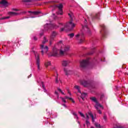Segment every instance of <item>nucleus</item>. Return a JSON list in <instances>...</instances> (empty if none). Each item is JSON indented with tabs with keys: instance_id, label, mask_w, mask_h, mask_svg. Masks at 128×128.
<instances>
[{
	"instance_id": "aec40b11",
	"label": "nucleus",
	"mask_w": 128,
	"mask_h": 128,
	"mask_svg": "<svg viewBox=\"0 0 128 128\" xmlns=\"http://www.w3.org/2000/svg\"><path fill=\"white\" fill-rule=\"evenodd\" d=\"M88 114L90 116V118H92V122H94V118H96V116H94V114H92V112H88Z\"/></svg>"
},
{
	"instance_id": "f704fd0d",
	"label": "nucleus",
	"mask_w": 128,
	"mask_h": 128,
	"mask_svg": "<svg viewBox=\"0 0 128 128\" xmlns=\"http://www.w3.org/2000/svg\"><path fill=\"white\" fill-rule=\"evenodd\" d=\"M104 98V94H101V96H100V100H102V98Z\"/></svg>"
},
{
	"instance_id": "412c9836",
	"label": "nucleus",
	"mask_w": 128,
	"mask_h": 128,
	"mask_svg": "<svg viewBox=\"0 0 128 128\" xmlns=\"http://www.w3.org/2000/svg\"><path fill=\"white\" fill-rule=\"evenodd\" d=\"M64 72L66 74V76H68V74H70L71 72L70 70H68V68H64Z\"/></svg>"
},
{
	"instance_id": "8fccbe9b",
	"label": "nucleus",
	"mask_w": 128,
	"mask_h": 128,
	"mask_svg": "<svg viewBox=\"0 0 128 128\" xmlns=\"http://www.w3.org/2000/svg\"><path fill=\"white\" fill-rule=\"evenodd\" d=\"M102 36H104V34H102Z\"/></svg>"
},
{
	"instance_id": "473e14b6",
	"label": "nucleus",
	"mask_w": 128,
	"mask_h": 128,
	"mask_svg": "<svg viewBox=\"0 0 128 128\" xmlns=\"http://www.w3.org/2000/svg\"><path fill=\"white\" fill-rule=\"evenodd\" d=\"M54 94L57 95V98H60V97H58V91H55Z\"/></svg>"
},
{
	"instance_id": "e433bc0d",
	"label": "nucleus",
	"mask_w": 128,
	"mask_h": 128,
	"mask_svg": "<svg viewBox=\"0 0 128 128\" xmlns=\"http://www.w3.org/2000/svg\"><path fill=\"white\" fill-rule=\"evenodd\" d=\"M104 120H106V116L104 115Z\"/></svg>"
},
{
	"instance_id": "de8ad7c7",
	"label": "nucleus",
	"mask_w": 128,
	"mask_h": 128,
	"mask_svg": "<svg viewBox=\"0 0 128 128\" xmlns=\"http://www.w3.org/2000/svg\"><path fill=\"white\" fill-rule=\"evenodd\" d=\"M30 76H32V74L30 75L28 78H30Z\"/></svg>"
},
{
	"instance_id": "37998d69",
	"label": "nucleus",
	"mask_w": 128,
	"mask_h": 128,
	"mask_svg": "<svg viewBox=\"0 0 128 128\" xmlns=\"http://www.w3.org/2000/svg\"><path fill=\"white\" fill-rule=\"evenodd\" d=\"M68 94H70V96L72 94H70V90H68Z\"/></svg>"
},
{
	"instance_id": "4c0bfd02",
	"label": "nucleus",
	"mask_w": 128,
	"mask_h": 128,
	"mask_svg": "<svg viewBox=\"0 0 128 128\" xmlns=\"http://www.w3.org/2000/svg\"><path fill=\"white\" fill-rule=\"evenodd\" d=\"M48 96H50V98H52V94L50 93H48Z\"/></svg>"
},
{
	"instance_id": "c85d7f7f",
	"label": "nucleus",
	"mask_w": 128,
	"mask_h": 128,
	"mask_svg": "<svg viewBox=\"0 0 128 128\" xmlns=\"http://www.w3.org/2000/svg\"><path fill=\"white\" fill-rule=\"evenodd\" d=\"M100 18V13L96 14L94 18Z\"/></svg>"
},
{
	"instance_id": "423d86ee",
	"label": "nucleus",
	"mask_w": 128,
	"mask_h": 128,
	"mask_svg": "<svg viewBox=\"0 0 128 128\" xmlns=\"http://www.w3.org/2000/svg\"><path fill=\"white\" fill-rule=\"evenodd\" d=\"M90 58H88L86 60H82L80 62V66L82 68H86V66H88V64H90Z\"/></svg>"
},
{
	"instance_id": "f8f14e48",
	"label": "nucleus",
	"mask_w": 128,
	"mask_h": 128,
	"mask_svg": "<svg viewBox=\"0 0 128 128\" xmlns=\"http://www.w3.org/2000/svg\"><path fill=\"white\" fill-rule=\"evenodd\" d=\"M57 8H58V12H56L57 14H62V8L64 6L62 5V4H60L58 5Z\"/></svg>"
},
{
	"instance_id": "6e6552de",
	"label": "nucleus",
	"mask_w": 128,
	"mask_h": 128,
	"mask_svg": "<svg viewBox=\"0 0 128 128\" xmlns=\"http://www.w3.org/2000/svg\"><path fill=\"white\" fill-rule=\"evenodd\" d=\"M76 40H79L80 44H82L84 42V33L78 34L76 36Z\"/></svg>"
},
{
	"instance_id": "7c9ffc66",
	"label": "nucleus",
	"mask_w": 128,
	"mask_h": 128,
	"mask_svg": "<svg viewBox=\"0 0 128 128\" xmlns=\"http://www.w3.org/2000/svg\"><path fill=\"white\" fill-rule=\"evenodd\" d=\"M68 36H70V38H74V33H72L68 34Z\"/></svg>"
},
{
	"instance_id": "864d4df0",
	"label": "nucleus",
	"mask_w": 128,
	"mask_h": 128,
	"mask_svg": "<svg viewBox=\"0 0 128 128\" xmlns=\"http://www.w3.org/2000/svg\"><path fill=\"white\" fill-rule=\"evenodd\" d=\"M84 126H86V124H84Z\"/></svg>"
},
{
	"instance_id": "7ed1b4c3",
	"label": "nucleus",
	"mask_w": 128,
	"mask_h": 128,
	"mask_svg": "<svg viewBox=\"0 0 128 128\" xmlns=\"http://www.w3.org/2000/svg\"><path fill=\"white\" fill-rule=\"evenodd\" d=\"M48 42V40H46V37H44L42 44L40 45V50H41L42 56H44V54H47L48 52V47L44 44L45 42Z\"/></svg>"
},
{
	"instance_id": "a18cd8bd",
	"label": "nucleus",
	"mask_w": 128,
	"mask_h": 128,
	"mask_svg": "<svg viewBox=\"0 0 128 128\" xmlns=\"http://www.w3.org/2000/svg\"><path fill=\"white\" fill-rule=\"evenodd\" d=\"M78 123L79 124H80V121H77Z\"/></svg>"
},
{
	"instance_id": "6ab92c4d",
	"label": "nucleus",
	"mask_w": 128,
	"mask_h": 128,
	"mask_svg": "<svg viewBox=\"0 0 128 128\" xmlns=\"http://www.w3.org/2000/svg\"><path fill=\"white\" fill-rule=\"evenodd\" d=\"M44 66L46 68H48V66H52V62L50 61L46 60L45 62Z\"/></svg>"
},
{
	"instance_id": "f03ea898",
	"label": "nucleus",
	"mask_w": 128,
	"mask_h": 128,
	"mask_svg": "<svg viewBox=\"0 0 128 128\" xmlns=\"http://www.w3.org/2000/svg\"><path fill=\"white\" fill-rule=\"evenodd\" d=\"M68 16L70 18V20L67 22L65 25L62 24V23H59L60 26H64V28H68V30H72L74 26H76V24L72 22V20H74V14L72 13L68 14Z\"/></svg>"
},
{
	"instance_id": "cd10ccee",
	"label": "nucleus",
	"mask_w": 128,
	"mask_h": 128,
	"mask_svg": "<svg viewBox=\"0 0 128 128\" xmlns=\"http://www.w3.org/2000/svg\"><path fill=\"white\" fill-rule=\"evenodd\" d=\"M94 126H96V128H100V125L98 123H95Z\"/></svg>"
},
{
	"instance_id": "79ce46f5",
	"label": "nucleus",
	"mask_w": 128,
	"mask_h": 128,
	"mask_svg": "<svg viewBox=\"0 0 128 128\" xmlns=\"http://www.w3.org/2000/svg\"><path fill=\"white\" fill-rule=\"evenodd\" d=\"M94 54V51L92 52L89 53L88 54Z\"/></svg>"
},
{
	"instance_id": "0eeeda50",
	"label": "nucleus",
	"mask_w": 128,
	"mask_h": 128,
	"mask_svg": "<svg viewBox=\"0 0 128 128\" xmlns=\"http://www.w3.org/2000/svg\"><path fill=\"white\" fill-rule=\"evenodd\" d=\"M12 10H14V12H8V16H18L22 14V12L20 10H18L16 8H12Z\"/></svg>"
},
{
	"instance_id": "bb28decb",
	"label": "nucleus",
	"mask_w": 128,
	"mask_h": 128,
	"mask_svg": "<svg viewBox=\"0 0 128 128\" xmlns=\"http://www.w3.org/2000/svg\"><path fill=\"white\" fill-rule=\"evenodd\" d=\"M78 114H80V116H82V118H86V116H84V114H82V112H78Z\"/></svg>"
},
{
	"instance_id": "c756f323",
	"label": "nucleus",
	"mask_w": 128,
	"mask_h": 128,
	"mask_svg": "<svg viewBox=\"0 0 128 128\" xmlns=\"http://www.w3.org/2000/svg\"><path fill=\"white\" fill-rule=\"evenodd\" d=\"M60 98L62 100L63 102H64V103L66 102V99L62 97H60Z\"/></svg>"
},
{
	"instance_id": "20e7f679",
	"label": "nucleus",
	"mask_w": 128,
	"mask_h": 128,
	"mask_svg": "<svg viewBox=\"0 0 128 128\" xmlns=\"http://www.w3.org/2000/svg\"><path fill=\"white\" fill-rule=\"evenodd\" d=\"M90 100H91L92 102H94L96 103L95 108L98 114H101L102 111H100V108L104 110V106H102L100 105V103L98 102V100H96V97H90Z\"/></svg>"
},
{
	"instance_id": "5701e85b",
	"label": "nucleus",
	"mask_w": 128,
	"mask_h": 128,
	"mask_svg": "<svg viewBox=\"0 0 128 128\" xmlns=\"http://www.w3.org/2000/svg\"><path fill=\"white\" fill-rule=\"evenodd\" d=\"M86 118L87 120H86V124L88 126H90V121H88V114H86Z\"/></svg>"
},
{
	"instance_id": "a211bd4d",
	"label": "nucleus",
	"mask_w": 128,
	"mask_h": 128,
	"mask_svg": "<svg viewBox=\"0 0 128 128\" xmlns=\"http://www.w3.org/2000/svg\"><path fill=\"white\" fill-rule=\"evenodd\" d=\"M54 76L56 78V84H58L60 80L58 78V72L56 71V72L54 74Z\"/></svg>"
},
{
	"instance_id": "f257e3e1",
	"label": "nucleus",
	"mask_w": 128,
	"mask_h": 128,
	"mask_svg": "<svg viewBox=\"0 0 128 128\" xmlns=\"http://www.w3.org/2000/svg\"><path fill=\"white\" fill-rule=\"evenodd\" d=\"M70 46L64 45L62 44V41H60L54 46L52 50V53L49 56L56 57L60 56H64L70 50Z\"/></svg>"
},
{
	"instance_id": "c9c22d12",
	"label": "nucleus",
	"mask_w": 128,
	"mask_h": 128,
	"mask_svg": "<svg viewBox=\"0 0 128 128\" xmlns=\"http://www.w3.org/2000/svg\"><path fill=\"white\" fill-rule=\"evenodd\" d=\"M8 18H10V16H6V17H4V18H1V20H6V19H8Z\"/></svg>"
},
{
	"instance_id": "39448f33",
	"label": "nucleus",
	"mask_w": 128,
	"mask_h": 128,
	"mask_svg": "<svg viewBox=\"0 0 128 128\" xmlns=\"http://www.w3.org/2000/svg\"><path fill=\"white\" fill-rule=\"evenodd\" d=\"M58 28V26L56 25V24H46L44 26V28L45 30H54V28Z\"/></svg>"
},
{
	"instance_id": "ea45409f",
	"label": "nucleus",
	"mask_w": 128,
	"mask_h": 128,
	"mask_svg": "<svg viewBox=\"0 0 128 128\" xmlns=\"http://www.w3.org/2000/svg\"><path fill=\"white\" fill-rule=\"evenodd\" d=\"M63 30H64V28H61V32H63Z\"/></svg>"
},
{
	"instance_id": "a19ab883",
	"label": "nucleus",
	"mask_w": 128,
	"mask_h": 128,
	"mask_svg": "<svg viewBox=\"0 0 128 128\" xmlns=\"http://www.w3.org/2000/svg\"><path fill=\"white\" fill-rule=\"evenodd\" d=\"M52 70H56V67L54 66Z\"/></svg>"
},
{
	"instance_id": "58836bf2",
	"label": "nucleus",
	"mask_w": 128,
	"mask_h": 128,
	"mask_svg": "<svg viewBox=\"0 0 128 128\" xmlns=\"http://www.w3.org/2000/svg\"><path fill=\"white\" fill-rule=\"evenodd\" d=\"M34 40H38V38H37L36 37V36H34Z\"/></svg>"
},
{
	"instance_id": "9b49d317",
	"label": "nucleus",
	"mask_w": 128,
	"mask_h": 128,
	"mask_svg": "<svg viewBox=\"0 0 128 128\" xmlns=\"http://www.w3.org/2000/svg\"><path fill=\"white\" fill-rule=\"evenodd\" d=\"M74 88H76V90H78V92H79V94H80L81 95L80 98H82V100H84V98H86V93H82L80 92V86L76 85L74 86Z\"/></svg>"
},
{
	"instance_id": "09e8293b",
	"label": "nucleus",
	"mask_w": 128,
	"mask_h": 128,
	"mask_svg": "<svg viewBox=\"0 0 128 128\" xmlns=\"http://www.w3.org/2000/svg\"><path fill=\"white\" fill-rule=\"evenodd\" d=\"M90 128H94V126H91Z\"/></svg>"
},
{
	"instance_id": "4468645a",
	"label": "nucleus",
	"mask_w": 128,
	"mask_h": 128,
	"mask_svg": "<svg viewBox=\"0 0 128 128\" xmlns=\"http://www.w3.org/2000/svg\"><path fill=\"white\" fill-rule=\"evenodd\" d=\"M70 64V60H63L62 62V66H64V68H66V66H68Z\"/></svg>"
},
{
	"instance_id": "393cba45",
	"label": "nucleus",
	"mask_w": 128,
	"mask_h": 128,
	"mask_svg": "<svg viewBox=\"0 0 128 128\" xmlns=\"http://www.w3.org/2000/svg\"><path fill=\"white\" fill-rule=\"evenodd\" d=\"M42 84V88L43 90H44V92H47L48 90L46 89V87L44 86V82H41Z\"/></svg>"
},
{
	"instance_id": "603ef678",
	"label": "nucleus",
	"mask_w": 128,
	"mask_h": 128,
	"mask_svg": "<svg viewBox=\"0 0 128 128\" xmlns=\"http://www.w3.org/2000/svg\"><path fill=\"white\" fill-rule=\"evenodd\" d=\"M93 50H94V48H93Z\"/></svg>"
},
{
	"instance_id": "ddd939ff",
	"label": "nucleus",
	"mask_w": 128,
	"mask_h": 128,
	"mask_svg": "<svg viewBox=\"0 0 128 128\" xmlns=\"http://www.w3.org/2000/svg\"><path fill=\"white\" fill-rule=\"evenodd\" d=\"M0 4L3 6V8H8L10 6V4L8 3L6 0H2L0 2Z\"/></svg>"
},
{
	"instance_id": "1a4fd4ad",
	"label": "nucleus",
	"mask_w": 128,
	"mask_h": 128,
	"mask_svg": "<svg viewBox=\"0 0 128 128\" xmlns=\"http://www.w3.org/2000/svg\"><path fill=\"white\" fill-rule=\"evenodd\" d=\"M32 53L34 54H35V58H36V64H37L38 68V70H40V54H38V52H34V50H32Z\"/></svg>"
},
{
	"instance_id": "9d476101",
	"label": "nucleus",
	"mask_w": 128,
	"mask_h": 128,
	"mask_svg": "<svg viewBox=\"0 0 128 128\" xmlns=\"http://www.w3.org/2000/svg\"><path fill=\"white\" fill-rule=\"evenodd\" d=\"M84 24L82 25V32H88V34H90V28H88V26H86V19L84 18Z\"/></svg>"
},
{
	"instance_id": "b1692460",
	"label": "nucleus",
	"mask_w": 128,
	"mask_h": 128,
	"mask_svg": "<svg viewBox=\"0 0 128 128\" xmlns=\"http://www.w3.org/2000/svg\"><path fill=\"white\" fill-rule=\"evenodd\" d=\"M101 28H102V30L100 31V33L102 34V32H103L104 34L105 33L104 29L106 28L104 25V24L101 25Z\"/></svg>"
},
{
	"instance_id": "2f4dec72",
	"label": "nucleus",
	"mask_w": 128,
	"mask_h": 128,
	"mask_svg": "<svg viewBox=\"0 0 128 128\" xmlns=\"http://www.w3.org/2000/svg\"><path fill=\"white\" fill-rule=\"evenodd\" d=\"M58 92H60L62 94H64V92H62V90H60V88H58Z\"/></svg>"
},
{
	"instance_id": "c03bdc74",
	"label": "nucleus",
	"mask_w": 128,
	"mask_h": 128,
	"mask_svg": "<svg viewBox=\"0 0 128 128\" xmlns=\"http://www.w3.org/2000/svg\"><path fill=\"white\" fill-rule=\"evenodd\" d=\"M62 106H64L66 107V104H62Z\"/></svg>"
},
{
	"instance_id": "3c124183",
	"label": "nucleus",
	"mask_w": 128,
	"mask_h": 128,
	"mask_svg": "<svg viewBox=\"0 0 128 128\" xmlns=\"http://www.w3.org/2000/svg\"><path fill=\"white\" fill-rule=\"evenodd\" d=\"M32 18H36V16H32Z\"/></svg>"
},
{
	"instance_id": "dca6fc26",
	"label": "nucleus",
	"mask_w": 128,
	"mask_h": 128,
	"mask_svg": "<svg viewBox=\"0 0 128 128\" xmlns=\"http://www.w3.org/2000/svg\"><path fill=\"white\" fill-rule=\"evenodd\" d=\"M28 12L30 14L31 16H38V14H40V12L28 11Z\"/></svg>"
},
{
	"instance_id": "72a5a7b5",
	"label": "nucleus",
	"mask_w": 128,
	"mask_h": 128,
	"mask_svg": "<svg viewBox=\"0 0 128 128\" xmlns=\"http://www.w3.org/2000/svg\"><path fill=\"white\" fill-rule=\"evenodd\" d=\"M32 0H23L24 2H30Z\"/></svg>"
},
{
	"instance_id": "a878e982",
	"label": "nucleus",
	"mask_w": 128,
	"mask_h": 128,
	"mask_svg": "<svg viewBox=\"0 0 128 128\" xmlns=\"http://www.w3.org/2000/svg\"><path fill=\"white\" fill-rule=\"evenodd\" d=\"M73 116H74V118H76L77 120H78V114L76 112H73L72 113Z\"/></svg>"
},
{
	"instance_id": "49530a36",
	"label": "nucleus",
	"mask_w": 128,
	"mask_h": 128,
	"mask_svg": "<svg viewBox=\"0 0 128 128\" xmlns=\"http://www.w3.org/2000/svg\"><path fill=\"white\" fill-rule=\"evenodd\" d=\"M42 34H44V33H42L40 34V36H42Z\"/></svg>"
},
{
	"instance_id": "4be33fe9",
	"label": "nucleus",
	"mask_w": 128,
	"mask_h": 128,
	"mask_svg": "<svg viewBox=\"0 0 128 128\" xmlns=\"http://www.w3.org/2000/svg\"><path fill=\"white\" fill-rule=\"evenodd\" d=\"M64 99H66V100H70L73 104H74L75 102L74 100V99H72V98H70L68 96H65V98Z\"/></svg>"
},
{
	"instance_id": "f3484780",
	"label": "nucleus",
	"mask_w": 128,
	"mask_h": 128,
	"mask_svg": "<svg viewBox=\"0 0 128 128\" xmlns=\"http://www.w3.org/2000/svg\"><path fill=\"white\" fill-rule=\"evenodd\" d=\"M80 84H82V86H88V82L84 80H82L80 82Z\"/></svg>"
},
{
	"instance_id": "2eb2a0df",
	"label": "nucleus",
	"mask_w": 128,
	"mask_h": 128,
	"mask_svg": "<svg viewBox=\"0 0 128 128\" xmlns=\"http://www.w3.org/2000/svg\"><path fill=\"white\" fill-rule=\"evenodd\" d=\"M56 32H53L50 36V46H52V40H54V38H56Z\"/></svg>"
}]
</instances>
